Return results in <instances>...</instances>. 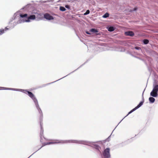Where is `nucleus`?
Masks as SVG:
<instances>
[{
	"label": "nucleus",
	"instance_id": "23",
	"mask_svg": "<svg viewBox=\"0 0 158 158\" xmlns=\"http://www.w3.org/2000/svg\"><path fill=\"white\" fill-rule=\"evenodd\" d=\"M67 8H68L69 7V6H68L66 5L65 6Z\"/></svg>",
	"mask_w": 158,
	"mask_h": 158
},
{
	"label": "nucleus",
	"instance_id": "6",
	"mask_svg": "<svg viewBox=\"0 0 158 158\" xmlns=\"http://www.w3.org/2000/svg\"><path fill=\"white\" fill-rule=\"evenodd\" d=\"M150 94L152 96L156 97H157L158 95L157 92L156 91L152 90L151 93Z\"/></svg>",
	"mask_w": 158,
	"mask_h": 158
},
{
	"label": "nucleus",
	"instance_id": "4",
	"mask_svg": "<svg viewBox=\"0 0 158 158\" xmlns=\"http://www.w3.org/2000/svg\"><path fill=\"white\" fill-rule=\"evenodd\" d=\"M144 102V99H143V101L140 102L137 105V106H136L135 108H133V109H132L131 110L130 112H129L125 116L121 121L120 122L118 123V124L117 125V126L115 127V129L116 127L123 120V119L126 117H127V116H128L129 114H130L131 113H132L133 111L135 110H136L137 109L139 108L143 104Z\"/></svg>",
	"mask_w": 158,
	"mask_h": 158
},
{
	"label": "nucleus",
	"instance_id": "13",
	"mask_svg": "<svg viewBox=\"0 0 158 158\" xmlns=\"http://www.w3.org/2000/svg\"><path fill=\"white\" fill-rule=\"evenodd\" d=\"M109 16V14L108 13H106L105 14H104L103 16L102 17L104 18H106Z\"/></svg>",
	"mask_w": 158,
	"mask_h": 158
},
{
	"label": "nucleus",
	"instance_id": "10",
	"mask_svg": "<svg viewBox=\"0 0 158 158\" xmlns=\"http://www.w3.org/2000/svg\"><path fill=\"white\" fill-rule=\"evenodd\" d=\"M153 90L156 91H158V85L157 84H155L154 85Z\"/></svg>",
	"mask_w": 158,
	"mask_h": 158
},
{
	"label": "nucleus",
	"instance_id": "24",
	"mask_svg": "<svg viewBox=\"0 0 158 158\" xmlns=\"http://www.w3.org/2000/svg\"><path fill=\"white\" fill-rule=\"evenodd\" d=\"M149 99H154V98H153V97H150Z\"/></svg>",
	"mask_w": 158,
	"mask_h": 158
},
{
	"label": "nucleus",
	"instance_id": "25",
	"mask_svg": "<svg viewBox=\"0 0 158 158\" xmlns=\"http://www.w3.org/2000/svg\"><path fill=\"white\" fill-rule=\"evenodd\" d=\"M136 10V9L135 8L134 9V10Z\"/></svg>",
	"mask_w": 158,
	"mask_h": 158
},
{
	"label": "nucleus",
	"instance_id": "5",
	"mask_svg": "<svg viewBox=\"0 0 158 158\" xmlns=\"http://www.w3.org/2000/svg\"><path fill=\"white\" fill-rule=\"evenodd\" d=\"M44 17L45 19L49 20H52L54 19L52 16L48 13L45 14Z\"/></svg>",
	"mask_w": 158,
	"mask_h": 158
},
{
	"label": "nucleus",
	"instance_id": "21",
	"mask_svg": "<svg viewBox=\"0 0 158 158\" xmlns=\"http://www.w3.org/2000/svg\"><path fill=\"white\" fill-rule=\"evenodd\" d=\"M86 33L87 34H90L89 32H88V31H86Z\"/></svg>",
	"mask_w": 158,
	"mask_h": 158
},
{
	"label": "nucleus",
	"instance_id": "26",
	"mask_svg": "<svg viewBox=\"0 0 158 158\" xmlns=\"http://www.w3.org/2000/svg\"><path fill=\"white\" fill-rule=\"evenodd\" d=\"M43 138L44 139H45V138L44 137V136H43Z\"/></svg>",
	"mask_w": 158,
	"mask_h": 158
},
{
	"label": "nucleus",
	"instance_id": "15",
	"mask_svg": "<svg viewBox=\"0 0 158 158\" xmlns=\"http://www.w3.org/2000/svg\"><path fill=\"white\" fill-rule=\"evenodd\" d=\"M143 42L144 44H147L149 42V40L147 39H145L143 40Z\"/></svg>",
	"mask_w": 158,
	"mask_h": 158
},
{
	"label": "nucleus",
	"instance_id": "17",
	"mask_svg": "<svg viewBox=\"0 0 158 158\" xmlns=\"http://www.w3.org/2000/svg\"><path fill=\"white\" fill-rule=\"evenodd\" d=\"M90 13V11L89 10H87L86 12L84 14V15H87L88 14H89Z\"/></svg>",
	"mask_w": 158,
	"mask_h": 158
},
{
	"label": "nucleus",
	"instance_id": "12",
	"mask_svg": "<svg viewBox=\"0 0 158 158\" xmlns=\"http://www.w3.org/2000/svg\"><path fill=\"white\" fill-rule=\"evenodd\" d=\"M108 30L110 31H112L114 30V29L113 27H110L108 29Z\"/></svg>",
	"mask_w": 158,
	"mask_h": 158
},
{
	"label": "nucleus",
	"instance_id": "7",
	"mask_svg": "<svg viewBox=\"0 0 158 158\" xmlns=\"http://www.w3.org/2000/svg\"><path fill=\"white\" fill-rule=\"evenodd\" d=\"M127 144V142L124 141L118 144L117 146L118 147H121L125 146Z\"/></svg>",
	"mask_w": 158,
	"mask_h": 158
},
{
	"label": "nucleus",
	"instance_id": "9",
	"mask_svg": "<svg viewBox=\"0 0 158 158\" xmlns=\"http://www.w3.org/2000/svg\"><path fill=\"white\" fill-rule=\"evenodd\" d=\"M27 94L32 99H35V97L34 94L30 91H27Z\"/></svg>",
	"mask_w": 158,
	"mask_h": 158
},
{
	"label": "nucleus",
	"instance_id": "1",
	"mask_svg": "<svg viewBox=\"0 0 158 158\" xmlns=\"http://www.w3.org/2000/svg\"><path fill=\"white\" fill-rule=\"evenodd\" d=\"M33 100L34 103L35 104L36 108L37 110H38V112H39V114H40V117L39 118V119L40 121V123L41 127L40 141L42 143L43 145L41 147V148H40L39 149H38V150L40 149L41 148H42L44 146L47 145H49L50 144H53L55 143H78L88 145L95 148L99 152L101 153V152L100 151V150L101 149V147L95 143H97V142H93L85 140H69L64 141H62L59 140H55L51 142L43 143V138H42V137L43 135L44 130L43 127H42V122L43 118V113L41 109L39 107L37 99H33Z\"/></svg>",
	"mask_w": 158,
	"mask_h": 158
},
{
	"label": "nucleus",
	"instance_id": "2",
	"mask_svg": "<svg viewBox=\"0 0 158 158\" xmlns=\"http://www.w3.org/2000/svg\"><path fill=\"white\" fill-rule=\"evenodd\" d=\"M20 17L22 18H26V19L24 22H29L30 21V19H34L35 18V15H31L29 17H27V15L25 14L24 15L20 14Z\"/></svg>",
	"mask_w": 158,
	"mask_h": 158
},
{
	"label": "nucleus",
	"instance_id": "19",
	"mask_svg": "<svg viewBox=\"0 0 158 158\" xmlns=\"http://www.w3.org/2000/svg\"><path fill=\"white\" fill-rule=\"evenodd\" d=\"M8 29H9L8 28H7V27H6L4 29L5 31H6L8 30Z\"/></svg>",
	"mask_w": 158,
	"mask_h": 158
},
{
	"label": "nucleus",
	"instance_id": "14",
	"mask_svg": "<svg viewBox=\"0 0 158 158\" xmlns=\"http://www.w3.org/2000/svg\"><path fill=\"white\" fill-rule=\"evenodd\" d=\"M5 30L4 29H1L0 30V35H2L4 33Z\"/></svg>",
	"mask_w": 158,
	"mask_h": 158
},
{
	"label": "nucleus",
	"instance_id": "11",
	"mask_svg": "<svg viewBox=\"0 0 158 158\" xmlns=\"http://www.w3.org/2000/svg\"><path fill=\"white\" fill-rule=\"evenodd\" d=\"M90 31L94 33H96L98 32V30L93 28L91 29L90 30Z\"/></svg>",
	"mask_w": 158,
	"mask_h": 158
},
{
	"label": "nucleus",
	"instance_id": "16",
	"mask_svg": "<svg viewBox=\"0 0 158 158\" xmlns=\"http://www.w3.org/2000/svg\"><path fill=\"white\" fill-rule=\"evenodd\" d=\"M60 9L61 11H64L66 10L65 8L64 7L62 6H60Z\"/></svg>",
	"mask_w": 158,
	"mask_h": 158
},
{
	"label": "nucleus",
	"instance_id": "18",
	"mask_svg": "<svg viewBox=\"0 0 158 158\" xmlns=\"http://www.w3.org/2000/svg\"><path fill=\"white\" fill-rule=\"evenodd\" d=\"M150 101V103H153L155 101V99H149Z\"/></svg>",
	"mask_w": 158,
	"mask_h": 158
},
{
	"label": "nucleus",
	"instance_id": "20",
	"mask_svg": "<svg viewBox=\"0 0 158 158\" xmlns=\"http://www.w3.org/2000/svg\"><path fill=\"white\" fill-rule=\"evenodd\" d=\"M140 48L139 47H135V48L137 49H139Z\"/></svg>",
	"mask_w": 158,
	"mask_h": 158
},
{
	"label": "nucleus",
	"instance_id": "22",
	"mask_svg": "<svg viewBox=\"0 0 158 158\" xmlns=\"http://www.w3.org/2000/svg\"><path fill=\"white\" fill-rule=\"evenodd\" d=\"M38 150L36 151L35 152H34L33 153L31 156H29V157H28V158H29V157H30L34 153H35Z\"/></svg>",
	"mask_w": 158,
	"mask_h": 158
},
{
	"label": "nucleus",
	"instance_id": "3",
	"mask_svg": "<svg viewBox=\"0 0 158 158\" xmlns=\"http://www.w3.org/2000/svg\"><path fill=\"white\" fill-rule=\"evenodd\" d=\"M102 158H110V149L107 148L103 151L102 155Z\"/></svg>",
	"mask_w": 158,
	"mask_h": 158
},
{
	"label": "nucleus",
	"instance_id": "8",
	"mask_svg": "<svg viewBox=\"0 0 158 158\" xmlns=\"http://www.w3.org/2000/svg\"><path fill=\"white\" fill-rule=\"evenodd\" d=\"M125 34L127 36H133L134 35V34L132 31H129L125 32Z\"/></svg>",
	"mask_w": 158,
	"mask_h": 158
}]
</instances>
